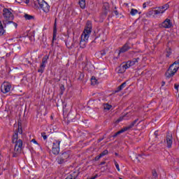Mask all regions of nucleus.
I'll list each match as a JSON object with an SVG mask.
<instances>
[{"label":"nucleus","instance_id":"1","mask_svg":"<svg viewBox=\"0 0 179 179\" xmlns=\"http://www.w3.org/2000/svg\"><path fill=\"white\" fill-rule=\"evenodd\" d=\"M10 8H4L3 10V17L4 20L3 23L5 27L8 26V24H13L15 29L17 27V24L12 21L14 19L13 13Z\"/></svg>","mask_w":179,"mask_h":179},{"label":"nucleus","instance_id":"2","mask_svg":"<svg viewBox=\"0 0 179 179\" xmlns=\"http://www.w3.org/2000/svg\"><path fill=\"white\" fill-rule=\"evenodd\" d=\"M92 22L87 21L86 27L81 35V39L84 41H89V37H90V34H92Z\"/></svg>","mask_w":179,"mask_h":179},{"label":"nucleus","instance_id":"3","mask_svg":"<svg viewBox=\"0 0 179 179\" xmlns=\"http://www.w3.org/2000/svg\"><path fill=\"white\" fill-rule=\"evenodd\" d=\"M178 69L179 60H177L169 66L168 71L166 73V76L167 78H171L172 76H174L177 71H178Z\"/></svg>","mask_w":179,"mask_h":179},{"label":"nucleus","instance_id":"4","mask_svg":"<svg viewBox=\"0 0 179 179\" xmlns=\"http://www.w3.org/2000/svg\"><path fill=\"white\" fill-rule=\"evenodd\" d=\"M138 62H139V58L133 59L131 61L127 62L125 64L120 66V73H123V72H125V71H127V69L129 68H131V66L138 65Z\"/></svg>","mask_w":179,"mask_h":179},{"label":"nucleus","instance_id":"5","mask_svg":"<svg viewBox=\"0 0 179 179\" xmlns=\"http://www.w3.org/2000/svg\"><path fill=\"white\" fill-rule=\"evenodd\" d=\"M170 8V5L169 3H166L162 6L157 8L156 10H152L150 11V15H163L167 9Z\"/></svg>","mask_w":179,"mask_h":179},{"label":"nucleus","instance_id":"6","mask_svg":"<svg viewBox=\"0 0 179 179\" xmlns=\"http://www.w3.org/2000/svg\"><path fill=\"white\" fill-rule=\"evenodd\" d=\"M69 159H71V152L67 151L66 152H63L60 156H59L57 159V162L58 164H63V163H66Z\"/></svg>","mask_w":179,"mask_h":179},{"label":"nucleus","instance_id":"7","mask_svg":"<svg viewBox=\"0 0 179 179\" xmlns=\"http://www.w3.org/2000/svg\"><path fill=\"white\" fill-rule=\"evenodd\" d=\"M36 3L38 5L40 9H41L45 13H48V12H50V5L45 1L36 0Z\"/></svg>","mask_w":179,"mask_h":179},{"label":"nucleus","instance_id":"8","mask_svg":"<svg viewBox=\"0 0 179 179\" xmlns=\"http://www.w3.org/2000/svg\"><path fill=\"white\" fill-rule=\"evenodd\" d=\"M138 123V119L135 120L134 122H132L130 124L127 126L126 127H124L120 131H117L115 134L113 135V137L115 138L117 135H120V134H123V132H125L127 131H129V129H131V128H133V127L136 126V124Z\"/></svg>","mask_w":179,"mask_h":179},{"label":"nucleus","instance_id":"9","mask_svg":"<svg viewBox=\"0 0 179 179\" xmlns=\"http://www.w3.org/2000/svg\"><path fill=\"white\" fill-rule=\"evenodd\" d=\"M23 146V141L22 140L19 139L17 143H15V145L14 148V155L13 157H16L15 155H17L22 152V148Z\"/></svg>","mask_w":179,"mask_h":179},{"label":"nucleus","instance_id":"10","mask_svg":"<svg viewBox=\"0 0 179 179\" xmlns=\"http://www.w3.org/2000/svg\"><path fill=\"white\" fill-rule=\"evenodd\" d=\"M164 29H171L173 27V21L170 18H166L161 24Z\"/></svg>","mask_w":179,"mask_h":179},{"label":"nucleus","instance_id":"11","mask_svg":"<svg viewBox=\"0 0 179 179\" xmlns=\"http://www.w3.org/2000/svg\"><path fill=\"white\" fill-rule=\"evenodd\" d=\"M11 87H12V85H10V83L8 82H4L1 85V91L2 92V93H4V94L9 93V92H10Z\"/></svg>","mask_w":179,"mask_h":179},{"label":"nucleus","instance_id":"12","mask_svg":"<svg viewBox=\"0 0 179 179\" xmlns=\"http://www.w3.org/2000/svg\"><path fill=\"white\" fill-rule=\"evenodd\" d=\"M61 144V141H55L53 142V145L52 148V152L53 155H58L59 153V145Z\"/></svg>","mask_w":179,"mask_h":179},{"label":"nucleus","instance_id":"13","mask_svg":"<svg viewBox=\"0 0 179 179\" xmlns=\"http://www.w3.org/2000/svg\"><path fill=\"white\" fill-rule=\"evenodd\" d=\"M22 129L18 127L17 129L15 131L14 134L13 135V143H17V142H19V140H17V138H19V134L22 135Z\"/></svg>","mask_w":179,"mask_h":179},{"label":"nucleus","instance_id":"14","mask_svg":"<svg viewBox=\"0 0 179 179\" xmlns=\"http://www.w3.org/2000/svg\"><path fill=\"white\" fill-rule=\"evenodd\" d=\"M25 3L28 5L29 6H31L32 8H35V9H37L38 8V5L37 4V1L34 0H25Z\"/></svg>","mask_w":179,"mask_h":179},{"label":"nucleus","instance_id":"15","mask_svg":"<svg viewBox=\"0 0 179 179\" xmlns=\"http://www.w3.org/2000/svg\"><path fill=\"white\" fill-rule=\"evenodd\" d=\"M166 143L167 148H171V145H173V136H171V134H167Z\"/></svg>","mask_w":179,"mask_h":179},{"label":"nucleus","instance_id":"16","mask_svg":"<svg viewBox=\"0 0 179 179\" xmlns=\"http://www.w3.org/2000/svg\"><path fill=\"white\" fill-rule=\"evenodd\" d=\"M131 48L128 45V43H126L120 50V52H126V51H128Z\"/></svg>","mask_w":179,"mask_h":179},{"label":"nucleus","instance_id":"17","mask_svg":"<svg viewBox=\"0 0 179 179\" xmlns=\"http://www.w3.org/2000/svg\"><path fill=\"white\" fill-rule=\"evenodd\" d=\"M123 120H129V113H127L123 116H121L120 119L117 120V122L122 121Z\"/></svg>","mask_w":179,"mask_h":179},{"label":"nucleus","instance_id":"18","mask_svg":"<svg viewBox=\"0 0 179 179\" xmlns=\"http://www.w3.org/2000/svg\"><path fill=\"white\" fill-rule=\"evenodd\" d=\"M48 55H45L43 59H42V63L41 65L43 66H45V64H47V62H48Z\"/></svg>","mask_w":179,"mask_h":179},{"label":"nucleus","instance_id":"19","mask_svg":"<svg viewBox=\"0 0 179 179\" xmlns=\"http://www.w3.org/2000/svg\"><path fill=\"white\" fill-rule=\"evenodd\" d=\"M79 5L82 9L86 8V0H80Z\"/></svg>","mask_w":179,"mask_h":179},{"label":"nucleus","instance_id":"20","mask_svg":"<svg viewBox=\"0 0 179 179\" xmlns=\"http://www.w3.org/2000/svg\"><path fill=\"white\" fill-rule=\"evenodd\" d=\"M24 17L25 20H34V15H30L29 14H24Z\"/></svg>","mask_w":179,"mask_h":179},{"label":"nucleus","instance_id":"21","mask_svg":"<svg viewBox=\"0 0 179 179\" xmlns=\"http://www.w3.org/2000/svg\"><path fill=\"white\" fill-rule=\"evenodd\" d=\"M5 29H3V25H2V22L0 21V36H3L5 34Z\"/></svg>","mask_w":179,"mask_h":179},{"label":"nucleus","instance_id":"22","mask_svg":"<svg viewBox=\"0 0 179 179\" xmlns=\"http://www.w3.org/2000/svg\"><path fill=\"white\" fill-rule=\"evenodd\" d=\"M57 37V21L55 22V27L53 29V40H55Z\"/></svg>","mask_w":179,"mask_h":179},{"label":"nucleus","instance_id":"23","mask_svg":"<svg viewBox=\"0 0 179 179\" xmlns=\"http://www.w3.org/2000/svg\"><path fill=\"white\" fill-rule=\"evenodd\" d=\"M88 41H84V40H80V48H85L86 47V43H87Z\"/></svg>","mask_w":179,"mask_h":179},{"label":"nucleus","instance_id":"24","mask_svg":"<svg viewBox=\"0 0 179 179\" xmlns=\"http://www.w3.org/2000/svg\"><path fill=\"white\" fill-rule=\"evenodd\" d=\"M125 86H127V83L124 82L117 87V90H116V92H121V90H122V89H124Z\"/></svg>","mask_w":179,"mask_h":179},{"label":"nucleus","instance_id":"25","mask_svg":"<svg viewBox=\"0 0 179 179\" xmlns=\"http://www.w3.org/2000/svg\"><path fill=\"white\" fill-rule=\"evenodd\" d=\"M172 52H173V51L171 50V48H166V56L167 57H170V55H171Z\"/></svg>","mask_w":179,"mask_h":179},{"label":"nucleus","instance_id":"26","mask_svg":"<svg viewBox=\"0 0 179 179\" xmlns=\"http://www.w3.org/2000/svg\"><path fill=\"white\" fill-rule=\"evenodd\" d=\"M98 80L96 79V77L92 76L91 78V85H97Z\"/></svg>","mask_w":179,"mask_h":179},{"label":"nucleus","instance_id":"27","mask_svg":"<svg viewBox=\"0 0 179 179\" xmlns=\"http://www.w3.org/2000/svg\"><path fill=\"white\" fill-rule=\"evenodd\" d=\"M44 69H45V66H43L41 64L39 69L38 70V72L40 73H43L44 72Z\"/></svg>","mask_w":179,"mask_h":179},{"label":"nucleus","instance_id":"28","mask_svg":"<svg viewBox=\"0 0 179 179\" xmlns=\"http://www.w3.org/2000/svg\"><path fill=\"white\" fill-rule=\"evenodd\" d=\"M111 107H113V106L108 103L103 104L104 110H110Z\"/></svg>","mask_w":179,"mask_h":179},{"label":"nucleus","instance_id":"29","mask_svg":"<svg viewBox=\"0 0 179 179\" xmlns=\"http://www.w3.org/2000/svg\"><path fill=\"white\" fill-rule=\"evenodd\" d=\"M137 13H138V10L134 9V8L131 10L130 14L131 15V16H135V15H136Z\"/></svg>","mask_w":179,"mask_h":179},{"label":"nucleus","instance_id":"30","mask_svg":"<svg viewBox=\"0 0 179 179\" xmlns=\"http://www.w3.org/2000/svg\"><path fill=\"white\" fill-rule=\"evenodd\" d=\"M108 155V151L107 150H105L103 152H101L99 156L100 157H104V156Z\"/></svg>","mask_w":179,"mask_h":179},{"label":"nucleus","instance_id":"31","mask_svg":"<svg viewBox=\"0 0 179 179\" xmlns=\"http://www.w3.org/2000/svg\"><path fill=\"white\" fill-rule=\"evenodd\" d=\"M150 5V1H147L145 3H143V9L146 8V6H149Z\"/></svg>","mask_w":179,"mask_h":179},{"label":"nucleus","instance_id":"32","mask_svg":"<svg viewBox=\"0 0 179 179\" xmlns=\"http://www.w3.org/2000/svg\"><path fill=\"white\" fill-rule=\"evenodd\" d=\"M115 166L117 171H121V169H120V165L118 164V162H117V161H115Z\"/></svg>","mask_w":179,"mask_h":179},{"label":"nucleus","instance_id":"33","mask_svg":"<svg viewBox=\"0 0 179 179\" xmlns=\"http://www.w3.org/2000/svg\"><path fill=\"white\" fill-rule=\"evenodd\" d=\"M41 136L42 138L44 139V141H45V139H47V136L45 135V133H41Z\"/></svg>","mask_w":179,"mask_h":179},{"label":"nucleus","instance_id":"34","mask_svg":"<svg viewBox=\"0 0 179 179\" xmlns=\"http://www.w3.org/2000/svg\"><path fill=\"white\" fill-rule=\"evenodd\" d=\"M65 179H75L72 175H69Z\"/></svg>","mask_w":179,"mask_h":179},{"label":"nucleus","instance_id":"35","mask_svg":"<svg viewBox=\"0 0 179 179\" xmlns=\"http://www.w3.org/2000/svg\"><path fill=\"white\" fill-rule=\"evenodd\" d=\"M100 159H101V157H100V155H99V156H96V157L94 158V160H95L96 162H97L98 160H100Z\"/></svg>","mask_w":179,"mask_h":179},{"label":"nucleus","instance_id":"36","mask_svg":"<svg viewBox=\"0 0 179 179\" xmlns=\"http://www.w3.org/2000/svg\"><path fill=\"white\" fill-rule=\"evenodd\" d=\"M141 157H142V155H138V157H136L137 162H140Z\"/></svg>","mask_w":179,"mask_h":179},{"label":"nucleus","instance_id":"37","mask_svg":"<svg viewBox=\"0 0 179 179\" xmlns=\"http://www.w3.org/2000/svg\"><path fill=\"white\" fill-rule=\"evenodd\" d=\"M31 142H33V143H34L35 145H38V143H37V141H36V139H32Z\"/></svg>","mask_w":179,"mask_h":179},{"label":"nucleus","instance_id":"38","mask_svg":"<svg viewBox=\"0 0 179 179\" xmlns=\"http://www.w3.org/2000/svg\"><path fill=\"white\" fill-rule=\"evenodd\" d=\"M97 177H99V175L96 174L94 177H92L91 179H96Z\"/></svg>","mask_w":179,"mask_h":179},{"label":"nucleus","instance_id":"39","mask_svg":"<svg viewBox=\"0 0 179 179\" xmlns=\"http://www.w3.org/2000/svg\"><path fill=\"white\" fill-rule=\"evenodd\" d=\"M178 88H179V85H175V89L176 90H178Z\"/></svg>","mask_w":179,"mask_h":179},{"label":"nucleus","instance_id":"40","mask_svg":"<svg viewBox=\"0 0 179 179\" xmlns=\"http://www.w3.org/2000/svg\"><path fill=\"white\" fill-rule=\"evenodd\" d=\"M115 15H116V16H118V11H115Z\"/></svg>","mask_w":179,"mask_h":179},{"label":"nucleus","instance_id":"41","mask_svg":"<svg viewBox=\"0 0 179 179\" xmlns=\"http://www.w3.org/2000/svg\"><path fill=\"white\" fill-rule=\"evenodd\" d=\"M153 176H155V177L157 176V174L156 173H153Z\"/></svg>","mask_w":179,"mask_h":179},{"label":"nucleus","instance_id":"42","mask_svg":"<svg viewBox=\"0 0 179 179\" xmlns=\"http://www.w3.org/2000/svg\"><path fill=\"white\" fill-rule=\"evenodd\" d=\"M162 86H164V83H163V85H162Z\"/></svg>","mask_w":179,"mask_h":179},{"label":"nucleus","instance_id":"43","mask_svg":"<svg viewBox=\"0 0 179 179\" xmlns=\"http://www.w3.org/2000/svg\"><path fill=\"white\" fill-rule=\"evenodd\" d=\"M101 164H104V162H102Z\"/></svg>","mask_w":179,"mask_h":179},{"label":"nucleus","instance_id":"44","mask_svg":"<svg viewBox=\"0 0 179 179\" xmlns=\"http://www.w3.org/2000/svg\"><path fill=\"white\" fill-rule=\"evenodd\" d=\"M74 47H76V45H74Z\"/></svg>","mask_w":179,"mask_h":179},{"label":"nucleus","instance_id":"45","mask_svg":"<svg viewBox=\"0 0 179 179\" xmlns=\"http://www.w3.org/2000/svg\"><path fill=\"white\" fill-rule=\"evenodd\" d=\"M155 134L156 135V131L155 132Z\"/></svg>","mask_w":179,"mask_h":179},{"label":"nucleus","instance_id":"46","mask_svg":"<svg viewBox=\"0 0 179 179\" xmlns=\"http://www.w3.org/2000/svg\"><path fill=\"white\" fill-rule=\"evenodd\" d=\"M0 159H1V156H0Z\"/></svg>","mask_w":179,"mask_h":179}]
</instances>
